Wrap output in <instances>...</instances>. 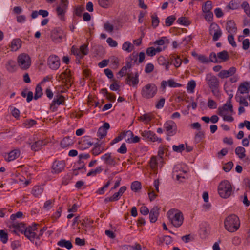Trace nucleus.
Segmentation results:
<instances>
[{"label": "nucleus", "mask_w": 250, "mask_h": 250, "mask_svg": "<svg viewBox=\"0 0 250 250\" xmlns=\"http://www.w3.org/2000/svg\"><path fill=\"white\" fill-rule=\"evenodd\" d=\"M68 1L67 0H61V4L56 8L57 15L61 20H64V15L68 7Z\"/></svg>", "instance_id": "f8f14e48"}, {"label": "nucleus", "mask_w": 250, "mask_h": 250, "mask_svg": "<svg viewBox=\"0 0 250 250\" xmlns=\"http://www.w3.org/2000/svg\"><path fill=\"white\" fill-rule=\"evenodd\" d=\"M212 2L210 0H207L202 6V10L203 13L211 12L212 9Z\"/></svg>", "instance_id": "c756f323"}, {"label": "nucleus", "mask_w": 250, "mask_h": 250, "mask_svg": "<svg viewBox=\"0 0 250 250\" xmlns=\"http://www.w3.org/2000/svg\"><path fill=\"white\" fill-rule=\"evenodd\" d=\"M57 245L62 247H65L69 250L72 248V244L70 241H67L65 239H61L57 243Z\"/></svg>", "instance_id": "f704fd0d"}, {"label": "nucleus", "mask_w": 250, "mask_h": 250, "mask_svg": "<svg viewBox=\"0 0 250 250\" xmlns=\"http://www.w3.org/2000/svg\"><path fill=\"white\" fill-rule=\"evenodd\" d=\"M121 197V195L118 192L115 193L113 196L110 197H106L104 199V202L106 203L108 202L116 201L119 200Z\"/></svg>", "instance_id": "58836bf2"}, {"label": "nucleus", "mask_w": 250, "mask_h": 250, "mask_svg": "<svg viewBox=\"0 0 250 250\" xmlns=\"http://www.w3.org/2000/svg\"><path fill=\"white\" fill-rule=\"evenodd\" d=\"M59 80H61L62 83L64 84L67 89L69 88L71 86L72 76L71 75V71L69 69H66L64 72H62L59 76Z\"/></svg>", "instance_id": "1a4fd4ad"}, {"label": "nucleus", "mask_w": 250, "mask_h": 250, "mask_svg": "<svg viewBox=\"0 0 250 250\" xmlns=\"http://www.w3.org/2000/svg\"><path fill=\"white\" fill-rule=\"evenodd\" d=\"M157 92V87L153 83H149L144 86L141 90V95L146 99L153 97Z\"/></svg>", "instance_id": "423d86ee"}, {"label": "nucleus", "mask_w": 250, "mask_h": 250, "mask_svg": "<svg viewBox=\"0 0 250 250\" xmlns=\"http://www.w3.org/2000/svg\"><path fill=\"white\" fill-rule=\"evenodd\" d=\"M225 229L230 232L236 231L240 226L239 217L235 214H231L227 216L224 220Z\"/></svg>", "instance_id": "f03ea898"}, {"label": "nucleus", "mask_w": 250, "mask_h": 250, "mask_svg": "<svg viewBox=\"0 0 250 250\" xmlns=\"http://www.w3.org/2000/svg\"><path fill=\"white\" fill-rule=\"evenodd\" d=\"M236 71L235 67H231L228 70H223L218 73V77L221 79L228 78L234 75Z\"/></svg>", "instance_id": "412c9836"}, {"label": "nucleus", "mask_w": 250, "mask_h": 250, "mask_svg": "<svg viewBox=\"0 0 250 250\" xmlns=\"http://www.w3.org/2000/svg\"><path fill=\"white\" fill-rule=\"evenodd\" d=\"M110 125L108 123H104L103 125L100 127L97 132V135L100 138L102 139L107 134V130L109 128Z\"/></svg>", "instance_id": "5701e85b"}, {"label": "nucleus", "mask_w": 250, "mask_h": 250, "mask_svg": "<svg viewBox=\"0 0 250 250\" xmlns=\"http://www.w3.org/2000/svg\"><path fill=\"white\" fill-rule=\"evenodd\" d=\"M176 20V17L174 16L171 15L168 16L165 21V24L166 26H171L174 21Z\"/></svg>", "instance_id": "3c124183"}, {"label": "nucleus", "mask_w": 250, "mask_h": 250, "mask_svg": "<svg viewBox=\"0 0 250 250\" xmlns=\"http://www.w3.org/2000/svg\"><path fill=\"white\" fill-rule=\"evenodd\" d=\"M245 13L250 17V8L249 3L247 1H244L241 5Z\"/></svg>", "instance_id": "8fccbe9b"}, {"label": "nucleus", "mask_w": 250, "mask_h": 250, "mask_svg": "<svg viewBox=\"0 0 250 250\" xmlns=\"http://www.w3.org/2000/svg\"><path fill=\"white\" fill-rule=\"evenodd\" d=\"M37 229L36 224H34L32 226L27 227L24 230V234L31 241H33L35 238L37 239V235L35 232Z\"/></svg>", "instance_id": "2eb2a0df"}, {"label": "nucleus", "mask_w": 250, "mask_h": 250, "mask_svg": "<svg viewBox=\"0 0 250 250\" xmlns=\"http://www.w3.org/2000/svg\"><path fill=\"white\" fill-rule=\"evenodd\" d=\"M169 41L168 39H167L166 37H162L161 39L156 40L154 42V44L155 45H163L165 44V43H169Z\"/></svg>", "instance_id": "49530a36"}, {"label": "nucleus", "mask_w": 250, "mask_h": 250, "mask_svg": "<svg viewBox=\"0 0 250 250\" xmlns=\"http://www.w3.org/2000/svg\"><path fill=\"white\" fill-rule=\"evenodd\" d=\"M42 95V87L40 84H38L35 88V93L34 97L35 100H37Z\"/></svg>", "instance_id": "37998d69"}, {"label": "nucleus", "mask_w": 250, "mask_h": 250, "mask_svg": "<svg viewBox=\"0 0 250 250\" xmlns=\"http://www.w3.org/2000/svg\"><path fill=\"white\" fill-rule=\"evenodd\" d=\"M139 82V74L138 72H136L134 76H133L132 73L127 74V78L125 82L126 84L135 86L138 84Z\"/></svg>", "instance_id": "f3484780"}, {"label": "nucleus", "mask_w": 250, "mask_h": 250, "mask_svg": "<svg viewBox=\"0 0 250 250\" xmlns=\"http://www.w3.org/2000/svg\"><path fill=\"white\" fill-rule=\"evenodd\" d=\"M196 87V82L194 80H190L188 82L187 85V90L190 91V92L192 93L194 92V90Z\"/></svg>", "instance_id": "603ef678"}, {"label": "nucleus", "mask_w": 250, "mask_h": 250, "mask_svg": "<svg viewBox=\"0 0 250 250\" xmlns=\"http://www.w3.org/2000/svg\"><path fill=\"white\" fill-rule=\"evenodd\" d=\"M151 17L152 19V25L154 28H156L158 26L160 22L159 18L156 14H154L151 16Z\"/></svg>", "instance_id": "5fc2aeb1"}, {"label": "nucleus", "mask_w": 250, "mask_h": 250, "mask_svg": "<svg viewBox=\"0 0 250 250\" xmlns=\"http://www.w3.org/2000/svg\"><path fill=\"white\" fill-rule=\"evenodd\" d=\"M218 62H225L229 60V56L226 50H223L217 53Z\"/></svg>", "instance_id": "cd10ccee"}, {"label": "nucleus", "mask_w": 250, "mask_h": 250, "mask_svg": "<svg viewBox=\"0 0 250 250\" xmlns=\"http://www.w3.org/2000/svg\"><path fill=\"white\" fill-rule=\"evenodd\" d=\"M20 155V151L18 149H15L14 150L11 151L10 152L8 153V158L6 159L7 161H13Z\"/></svg>", "instance_id": "c85d7f7f"}, {"label": "nucleus", "mask_w": 250, "mask_h": 250, "mask_svg": "<svg viewBox=\"0 0 250 250\" xmlns=\"http://www.w3.org/2000/svg\"><path fill=\"white\" fill-rule=\"evenodd\" d=\"M233 163L231 161H229L226 163L223 167V169L225 172H229L232 168Z\"/></svg>", "instance_id": "4d7b16f0"}, {"label": "nucleus", "mask_w": 250, "mask_h": 250, "mask_svg": "<svg viewBox=\"0 0 250 250\" xmlns=\"http://www.w3.org/2000/svg\"><path fill=\"white\" fill-rule=\"evenodd\" d=\"M177 22L181 25L188 26L191 23L190 21L186 17H181L178 19Z\"/></svg>", "instance_id": "a19ab883"}, {"label": "nucleus", "mask_w": 250, "mask_h": 250, "mask_svg": "<svg viewBox=\"0 0 250 250\" xmlns=\"http://www.w3.org/2000/svg\"><path fill=\"white\" fill-rule=\"evenodd\" d=\"M78 164H79L80 165V166L79 167L75 166V169H74V171H77L78 170H82V173L85 172L86 171V169L85 167V165L84 164V162L82 161L81 160H79L78 161Z\"/></svg>", "instance_id": "864d4df0"}, {"label": "nucleus", "mask_w": 250, "mask_h": 250, "mask_svg": "<svg viewBox=\"0 0 250 250\" xmlns=\"http://www.w3.org/2000/svg\"><path fill=\"white\" fill-rule=\"evenodd\" d=\"M218 190L219 194L222 198H227L231 195L232 188L230 183L228 181L225 180L219 185Z\"/></svg>", "instance_id": "39448f33"}, {"label": "nucleus", "mask_w": 250, "mask_h": 250, "mask_svg": "<svg viewBox=\"0 0 250 250\" xmlns=\"http://www.w3.org/2000/svg\"><path fill=\"white\" fill-rule=\"evenodd\" d=\"M205 15L204 18L205 20L208 22H211L213 20V13L211 12H208L207 13H205Z\"/></svg>", "instance_id": "774afa93"}, {"label": "nucleus", "mask_w": 250, "mask_h": 250, "mask_svg": "<svg viewBox=\"0 0 250 250\" xmlns=\"http://www.w3.org/2000/svg\"><path fill=\"white\" fill-rule=\"evenodd\" d=\"M159 208L157 206L153 207L149 213V219L151 223H154L157 220L159 215Z\"/></svg>", "instance_id": "393cba45"}, {"label": "nucleus", "mask_w": 250, "mask_h": 250, "mask_svg": "<svg viewBox=\"0 0 250 250\" xmlns=\"http://www.w3.org/2000/svg\"><path fill=\"white\" fill-rule=\"evenodd\" d=\"M63 36V31L59 28L54 29L51 31V38L55 43L61 42L62 41Z\"/></svg>", "instance_id": "dca6fc26"}, {"label": "nucleus", "mask_w": 250, "mask_h": 250, "mask_svg": "<svg viewBox=\"0 0 250 250\" xmlns=\"http://www.w3.org/2000/svg\"><path fill=\"white\" fill-rule=\"evenodd\" d=\"M138 120L145 122V123L147 124L152 120V117L150 115L148 114H145L142 116L138 117Z\"/></svg>", "instance_id": "09e8293b"}, {"label": "nucleus", "mask_w": 250, "mask_h": 250, "mask_svg": "<svg viewBox=\"0 0 250 250\" xmlns=\"http://www.w3.org/2000/svg\"><path fill=\"white\" fill-rule=\"evenodd\" d=\"M103 168L99 166L95 169H91L87 174V176H95L97 174L100 173L103 171Z\"/></svg>", "instance_id": "a18cd8bd"}, {"label": "nucleus", "mask_w": 250, "mask_h": 250, "mask_svg": "<svg viewBox=\"0 0 250 250\" xmlns=\"http://www.w3.org/2000/svg\"><path fill=\"white\" fill-rule=\"evenodd\" d=\"M167 84L170 87H179L182 86L181 84L175 82L172 79L168 80Z\"/></svg>", "instance_id": "69168bd1"}, {"label": "nucleus", "mask_w": 250, "mask_h": 250, "mask_svg": "<svg viewBox=\"0 0 250 250\" xmlns=\"http://www.w3.org/2000/svg\"><path fill=\"white\" fill-rule=\"evenodd\" d=\"M228 40L229 43L233 47H235L237 44L234 41V36L232 34H230L228 36Z\"/></svg>", "instance_id": "338daca9"}, {"label": "nucleus", "mask_w": 250, "mask_h": 250, "mask_svg": "<svg viewBox=\"0 0 250 250\" xmlns=\"http://www.w3.org/2000/svg\"><path fill=\"white\" fill-rule=\"evenodd\" d=\"M167 216L171 223L175 227H179L183 223L182 212L176 209H171L167 212Z\"/></svg>", "instance_id": "7ed1b4c3"}, {"label": "nucleus", "mask_w": 250, "mask_h": 250, "mask_svg": "<svg viewBox=\"0 0 250 250\" xmlns=\"http://www.w3.org/2000/svg\"><path fill=\"white\" fill-rule=\"evenodd\" d=\"M47 64L51 69L57 70L60 65V59L55 55H50L48 58Z\"/></svg>", "instance_id": "4468645a"}, {"label": "nucleus", "mask_w": 250, "mask_h": 250, "mask_svg": "<svg viewBox=\"0 0 250 250\" xmlns=\"http://www.w3.org/2000/svg\"><path fill=\"white\" fill-rule=\"evenodd\" d=\"M64 102V97L62 95H57L50 104V109L53 111H55L57 110L58 106L63 104Z\"/></svg>", "instance_id": "a211bd4d"}, {"label": "nucleus", "mask_w": 250, "mask_h": 250, "mask_svg": "<svg viewBox=\"0 0 250 250\" xmlns=\"http://www.w3.org/2000/svg\"><path fill=\"white\" fill-rule=\"evenodd\" d=\"M170 59L171 62L174 60V65L176 67H179L182 63V60L178 56L172 55L170 56Z\"/></svg>", "instance_id": "4c0bfd02"}, {"label": "nucleus", "mask_w": 250, "mask_h": 250, "mask_svg": "<svg viewBox=\"0 0 250 250\" xmlns=\"http://www.w3.org/2000/svg\"><path fill=\"white\" fill-rule=\"evenodd\" d=\"M27 144L31 146V149L34 151L40 150L42 147L44 145V141L42 140H38L33 143L28 141Z\"/></svg>", "instance_id": "4be33fe9"}, {"label": "nucleus", "mask_w": 250, "mask_h": 250, "mask_svg": "<svg viewBox=\"0 0 250 250\" xmlns=\"http://www.w3.org/2000/svg\"><path fill=\"white\" fill-rule=\"evenodd\" d=\"M141 135L144 137L148 139V140L156 142L157 141L158 142H161L162 141V139L159 137H158L156 135L151 131H144L141 133Z\"/></svg>", "instance_id": "6ab92c4d"}, {"label": "nucleus", "mask_w": 250, "mask_h": 250, "mask_svg": "<svg viewBox=\"0 0 250 250\" xmlns=\"http://www.w3.org/2000/svg\"><path fill=\"white\" fill-rule=\"evenodd\" d=\"M101 159L107 167H115L119 165L120 161L119 158L112 156L111 153L104 154L101 157Z\"/></svg>", "instance_id": "0eeeda50"}, {"label": "nucleus", "mask_w": 250, "mask_h": 250, "mask_svg": "<svg viewBox=\"0 0 250 250\" xmlns=\"http://www.w3.org/2000/svg\"><path fill=\"white\" fill-rule=\"evenodd\" d=\"M43 192V188L39 186L34 187L32 193L35 197H37L41 195Z\"/></svg>", "instance_id": "c03bdc74"}, {"label": "nucleus", "mask_w": 250, "mask_h": 250, "mask_svg": "<svg viewBox=\"0 0 250 250\" xmlns=\"http://www.w3.org/2000/svg\"><path fill=\"white\" fill-rule=\"evenodd\" d=\"M73 176L70 174H67L65 175L62 179V184L64 185H67L70 180L72 179Z\"/></svg>", "instance_id": "052dcab7"}, {"label": "nucleus", "mask_w": 250, "mask_h": 250, "mask_svg": "<svg viewBox=\"0 0 250 250\" xmlns=\"http://www.w3.org/2000/svg\"><path fill=\"white\" fill-rule=\"evenodd\" d=\"M134 48V46L129 42H125L122 46L123 50L129 53L131 52Z\"/></svg>", "instance_id": "ea45409f"}, {"label": "nucleus", "mask_w": 250, "mask_h": 250, "mask_svg": "<svg viewBox=\"0 0 250 250\" xmlns=\"http://www.w3.org/2000/svg\"><path fill=\"white\" fill-rule=\"evenodd\" d=\"M8 234L3 230H0V240L4 244L7 242Z\"/></svg>", "instance_id": "de8ad7c7"}, {"label": "nucleus", "mask_w": 250, "mask_h": 250, "mask_svg": "<svg viewBox=\"0 0 250 250\" xmlns=\"http://www.w3.org/2000/svg\"><path fill=\"white\" fill-rule=\"evenodd\" d=\"M84 10V7L83 5L77 6L75 10V14L79 17L82 16V13Z\"/></svg>", "instance_id": "680f3d73"}, {"label": "nucleus", "mask_w": 250, "mask_h": 250, "mask_svg": "<svg viewBox=\"0 0 250 250\" xmlns=\"http://www.w3.org/2000/svg\"><path fill=\"white\" fill-rule=\"evenodd\" d=\"M22 42L19 38L13 39L9 45V47L12 51H16L21 46Z\"/></svg>", "instance_id": "b1692460"}, {"label": "nucleus", "mask_w": 250, "mask_h": 250, "mask_svg": "<svg viewBox=\"0 0 250 250\" xmlns=\"http://www.w3.org/2000/svg\"><path fill=\"white\" fill-rule=\"evenodd\" d=\"M236 154L238 156V157L242 159L245 157V149L242 146L237 147L235 150Z\"/></svg>", "instance_id": "c9c22d12"}, {"label": "nucleus", "mask_w": 250, "mask_h": 250, "mask_svg": "<svg viewBox=\"0 0 250 250\" xmlns=\"http://www.w3.org/2000/svg\"><path fill=\"white\" fill-rule=\"evenodd\" d=\"M165 130L167 132V135L172 136L174 135L177 131V126L175 123L171 120L167 121L164 125Z\"/></svg>", "instance_id": "ddd939ff"}, {"label": "nucleus", "mask_w": 250, "mask_h": 250, "mask_svg": "<svg viewBox=\"0 0 250 250\" xmlns=\"http://www.w3.org/2000/svg\"><path fill=\"white\" fill-rule=\"evenodd\" d=\"M226 30L230 34L236 33L237 27L234 21L232 20L229 21L226 23Z\"/></svg>", "instance_id": "a878e982"}, {"label": "nucleus", "mask_w": 250, "mask_h": 250, "mask_svg": "<svg viewBox=\"0 0 250 250\" xmlns=\"http://www.w3.org/2000/svg\"><path fill=\"white\" fill-rule=\"evenodd\" d=\"M123 250H142L141 245L138 243H135L134 245H125L123 247Z\"/></svg>", "instance_id": "e433bc0d"}, {"label": "nucleus", "mask_w": 250, "mask_h": 250, "mask_svg": "<svg viewBox=\"0 0 250 250\" xmlns=\"http://www.w3.org/2000/svg\"><path fill=\"white\" fill-rule=\"evenodd\" d=\"M209 33L212 36V40L214 42L218 41L222 35L221 29L219 25L215 22H212L210 25Z\"/></svg>", "instance_id": "9d476101"}, {"label": "nucleus", "mask_w": 250, "mask_h": 250, "mask_svg": "<svg viewBox=\"0 0 250 250\" xmlns=\"http://www.w3.org/2000/svg\"><path fill=\"white\" fill-rule=\"evenodd\" d=\"M209 61L214 63L218 62L217 54H216L214 52H211L209 55Z\"/></svg>", "instance_id": "0e129e2a"}, {"label": "nucleus", "mask_w": 250, "mask_h": 250, "mask_svg": "<svg viewBox=\"0 0 250 250\" xmlns=\"http://www.w3.org/2000/svg\"><path fill=\"white\" fill-rule=\"evenodd\" d=\"M11 227L13 228H15V229H21V230L22 231H23V229H23L24 230L25 229V226H24V224H23L22 223H17V222L13 223L11 225Z\"/></svg>", "instance_id": "bf43d9fd"}, {"label": "nucleus", "mask_w": 250, "mask_h": 250, "mask_svg": "<svg viewBox=\"0 0 250 250\" xmlns=\"http://www.w3.org/2000/svg\"><path fill=\"white\" fill-rule=\"evenodd\" d=\"M71 52L72 54L81 59L88 53V44H83L79 48L73 46Z\"/></svg>", "instance_id": "9b49d317"}, {"label": "nucleus", "mask_w": 250, "mask_h": 250, "mask_svg": "<svg viewBox=\"0 0 250 250\" xmlns=\"http://www.w3.org/2000/svg\"><path fill=\"white\" fill-rule=\"evenodd\" d=\"M249 84L248 82H244L239 86L238 90L241 94H244L249 93Z\"/></svg>", "instance_id": "2f4dec72"}, {"label": "nucleus", "mask_w": 250, "mask_h": 250, "mask_svg": "<svg viewBox=\"0 0 250 250\" xmlns=\"http://www.w3.org/2000/svg\"><path fill=\"white\" fill-rule=\"evenodd\" d=\"M241 5L240 0H232L229 3L227 7L230 9L235 10L238 9Z\"/></svg>", "instance_id": "72a5a7b5"}, {"label": "nucleus", "mask_w": 250, "mask_h": 250, "mask_svg": "<svg viewBox=\"0 0 250 250\" xmlns=\"http://www.w3.org/2000/svg\"><path fill=\"white\" fill-rule=\"evenodd\" d=\"M206 81L213 94L215 97H219L220 93L218 89L219 80L215 76L209 73L206 75Z\"/></svg>", "instance_id": "20e7f679"}, {"label": "nucleus", "mask_w": 250, "mask_h": 250, "mask_svg": "<svg viewBox=\"0 0 250 250\" xmlns=\"http://www.w3.org/2000/svg\"><path fill=\"white\" fill-rule=\"evenodd\" d=\"M233 114L234 111L230 97L223 106L218 107V114L222 117L225 121L231 122L234 121V118L232 116Z\"/></svg>", "instance_id": "f257e3e1"}, {"label": "nucleus", "mask_w": 250, "mask_h": 250, "mask_svg": "<svg viewBox=\"0 0 250 250\" xmlns=\"http://www.w3.org/2000/svg\"><path fill=\"white\" fill-rule=\"evenodd\" d=\"M104 147H98L97 146L94 147L91 150L92 154L94 156H97L101 153L104 151Z\"/></svg>", "instance_id": "13d9d810"}, {"label": "nucleus", "mask_w": 250, "mask_h": 250, "mask_svg": "<svg viewBox=\"0 0 250 250\" xmlns=\"http://www.w3.org/2000/svg\"><path fill=\"white\" fill-rule=\"evenodd\" d=\"M141 188V184L139 181H134L131 184V189L134 192H138Z\"/></svg>", "instance_id": "79ce46f5"}, {"label": "nucleus", "mask_w": 250, "mask_h": 250, "mask_svg": "<svg viewBox=\"0 0 250 250\" xmlns=\"http://www.w3.org/2000/svg\"><path fill=\"white\" fill-rule=\"evenodd\" d=\"M173 150L177 153H181L185 149V145L183 144L178 146L173 145L172 146Z\"/></svg>", "instance_id": "6e6d98bb"}, {"label": "nucleus", "mask_w": 250, "mask_h": 250, "mask_svg": "<svg viewBox=\"0 0 250 250\" xmlns=\"http://www.w3.org/2000/svg\"><path fill=\"white\" fill-rule=\"evenodd\" d=\"M138 54L136 52H133L130 56L127 58L128 60L133 62L135 64L137 60Z\"/></svg>", "instance_id": "e2e57ef3"}, {"label": "nucleus", "mask_w": 250, "mask_h": 250, "mask_svg": "<svg viewBox=\"0 0 250 250\" xmlns=\"http://www.w3.org/2000/svg\"><path fill=\"white\" fill-rule=\"evenodd\" d=\"M49 13L45 10H40L39 11H33L31 14V17L35 19L37 17L38 15H42V17L45 18L48 16Z\"/></svg>", "instance_id": "473e14b6"}, {"label": "nucleus", "mask_w": 250, "mask_h": 250, "mask_svg": "<svg viewBox=\"0 0 250 250\" xmlns=\"http://www.w3.org/2000/svg\"><path fill=\"white\" fill-rule=\"evenodd\" d=\"M80 144L82 146L83 149H86L90 147L93 145V143L89 136H84L80 142Z\"/></svg>", "instance_id": "bb28decb"}, {"label": "nucleus", "mask_w": 250, "mask_h": 250, "mask_svg": "<svg viewBox=\"0 0 250 250\" xmlns=\"http://www.w3.org/2000/svg\"><path fill=\"white\" fill-rule=\"evenodd\" d=\"M19 66L22 69H27L31 65V60L29 56L26 54H21L18 57Z\"/></svg>", "instance_id": "6e6552de"}, {"label": "nucleus", "mask_w": 250, "mask_h": 250, "mask_svg": "<svg viewBox=\"0 0 250 250\" xmlns=\"http://www.w3.org/2000/svg\"><path fill=\"white\" fill-rule=\"evenodd\" d=\"M73 144V140L70 137H66L61 141V146L64 148L71 146Z\"/></svg>", "instance_id": "7c9ffc66"}, {"label": "nucleus", "mask_w": 250, "mask_h": 250, "mask_svg": "<svg viewBox=\"0 0 250 250\" xmlns=\"http://www.w3.org/2000/svg\"><path fill=\"white\" fill-rule=\"evenodd\" d=\"M65 167V163L63 161H55L52 166V172L54 173H59L62 171Z\"/></svg>", "instance_id": "aec40b11"}]
</instances>
